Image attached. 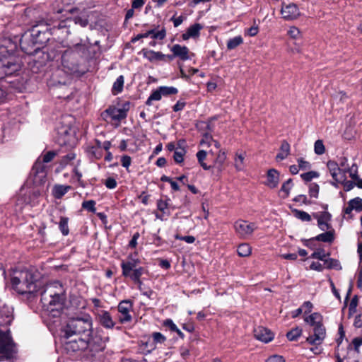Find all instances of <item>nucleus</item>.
Segmentation results:
<instances>
[{
    "label": "nucleus",
    "instance_id": "f257e3e1",
    "mask_svg": "<svg viewBox=\"0 0 362 362\" xmlns=\"http://www.w3.org/2000/svg\"><path fill=\"white\" fill-rule=\"evenodd\" d=\"M45 33L37 26H33L29 37L23 35L20 40V46L23 52L32 57L29 64L33 72L40 71L45 66L44 48L42 46Z\"/></svg>",
    "mask_w": 362,
    "mask_h": 362
},
{
    "label": "nucleus",
    "instance_id": "f03ea898",
    "mask_svg": "<svg viewBox=\"0 0 362 362\" xmlns=\"http://www.w3.org/2000/svg\"><path fill=\"white\" fill-rule=\"evenodd\" d=\"M42 276L40 272L33 269L16 270L11 279L12 288L20 294L36 293L41 287Z\"/></svg>",
    "mask_w": 362,
    "mask_h": 362
},
{
    "label": "nucleus",
    "instance_id": "7ed1b4c3",
    "mask_svg": "<svg viewBox=\"0 0 362 362\" xmlns=\"http://www.w3.org/2000/svg\"><path fill=\"white\" fill-rule=\"evenodd\" d=\"M65 335L69 337L73 335L83 336V338L90 337L92 334V319L88 314L82 317L70 319L65 328Z\"/></svg>",
    "mask_w": 362,
    "mask_h": 362
},
{
    "label": "nucleus",
    "instance_id": "20e7f679",
    "mask_svg": "<svg viewBox=\"0 0 362 362\" xmlns=\"http://www.w3.org/2000/svg\"><path fill=\"white\" fill-rule=\"evenodd\" d=\"M74 121L71 115H66L62 116L58 122L56 131L61 145H70L74 141L76 134Z\"/></svg>",
    "mask_w": 362,
    "mask_h": 362
},
{
    "label": "nucleus",
    "instance_id": "39448f33",
    "mask_svg": "<svg viewBox=\"0 0 362 362\" xmlns=\"http://www.w3.org/2000/svg\"><path fill=\"white\" fill-rule=\"evenodd\" d=\"M54 286L58 288L56 293H50L51 300L47 305V315L52 317H58L61 315L66 300V295L62 284L57 281L53 283H47V287Z\"/></svg>",
    "mask_w": 362,
    "mask_h": 362
},
{
    "label": "nucleus",
    "instance_id": "423d86ee",
    "mask_svg": "<svg viewBox=\"0 0 362 362\" xmlns=\"http://www.w3.org/2000/svg\"><path fill=\"white\" fill-rule=\"evenodd\" d=\"M14 352L15 343L12 339L10 330L0 329V361L11 358Z\"/></svg>",
    "mask_w": 362,
    "mask_h": 362
},
{
    "label": "nucleus",
    "instance_id": "0eeeda50",
    "mask_svg": "<svg viewBox=\"0 0 362 362\" xmlns=\"http://www.w3.org/2000/svg\"><path fill=\"white\" fill-rule=\"evenodd\" d=\"M39 195V190L23 186L16 197V206L18 207V209H16V211H21L24 206L34 203L35 199Z\"/></svg>",
    "mask_w": 362,
    "mask_h": 362
},
{
    "label": "nucleus",
    "instance_id": "6e6552de",
    "mask_svg": "<svg viewBox=\"0 0 362 362\" xmlns=\"http://www.w3.org/2000/svg\"><path fill=\"white\" fill-rule=\"evenodd\" d=\"M30 175L33 177V182L35 186L44 185L45 179V154L44 152L35 163Z\"/></svg>",
    "mask_w": 362,
    "mask_h": 362
},
{
    "label": "nucleus",
    "instance_id": "1a4fd4ad",
    "mask_svg": "<svg viewBox=\"0 0 362 362\" xmlns=\"http://www.w3.org/2000/svg\"><path fill=\"white\" fill-rule=\"evenodd\" d=\"M88 347V339L78 337L77 339L66 341L64 344V350L67 354H74L80 351H85Z\"/></svg>",
    "mask_w": 362,
    "mask_h": 362
},
{
    "label": "nucleus",
    "instance_id": "9d476101",
    "mask_svg": "<svg viewBox=\"0 0 362 362\" xmlns=\"http://www.w3.org/2000/svg\"><path fill=\"white\" fill-rule=\"evenodd\" d=\"M257 228L255 223H250L244 220H238L234 223L236 234L241 238H247Z\"/></svg>",
    "mask_w": 362,
    "mask_h": 362
},
{
    "label": "nucleus",
    "instance_id": "9b49d317",
    "mask_svg": "<svg viewBox=\"0 0 362 362\" xmlns=\"http://www.w3.org/2000/svg\"><path fill=\"white\" fill-rule=\"evenodd\" d=\"M140 264V260L138 258H134L132 255H129L126 261H122L121 263L122 276L126 278H132L133 274L135 271L140 269H144L142 267H137Z\"/></svg>",
    "mask_w": 362,
    "mask_h": 362
},
{
    "label": "nucleus",
    "instance_id": "f8f14e48",
    "mask_svg": "<svg viewBox=\"0 0 362 362\" xmlns=\"http://www.w3.org/2000/svg\"><path fill=\"white\" fill-rule=\"evenodd\" d=\"M129 110V103H125L122 108H117L115 106H110L106 109L103 114L108 115L112 120L121 121L127 116V112Z\"/></svg>",
    "mask_w": 362,
    "mask_h": 362
},
{
    "label": "nucleus",
    "instance_id": "ddd939ff",
    "mask_svg": "<svg viewBox=\"0 0 362 362\" xmlns=\"http://www.w3.org/2000/svg\"><path fill=\"white\" fill-rule=\"evenodd\" d=\"M133 304L129 300H122L118 306V312L119 313V321L121 323L129 322L132 320L130 311L132 310Z\"/></svg>",
    "mask_w": 362,
    "mask_h": 362
},
{
    "label": "nucleus",
    "instance_id": "4468645a",
    "mask_svg": "<svg viewBox=\"0 0 362 362\" xmlns=\"http://www.w3.org/2000/svg\"><path fill=\"white\" fill-rule=\"evenodd\" d=\"M326 337V329L323 323L313 327V334L307 337L306 341L310 344L320 345Z\"/></svg>",
    "mask_w": 362,
    "mask_h": 362
},
{
    "label": "nucleus",
    "instance_id": "2eb2a0df",
    "mask_svg": "<svg viewBox=\"0 0 362 362\" xmlns=\"http://www.w3.org/2000/svg\"><path fill=\"white\" fill-rule=\"evenodd\" d=\"M281 14L282 15V18L284 19L286 21H292L299 17L300 13L298 6L296 4L290 3L288 4H285L283 3L281 9Z\"/></svg>",
    "mask_w": 362,
    "mask_h": 362
},
{
    "label": "nucleus",
    "instance_id": "dca6fc26",
    "mask_svg": "<svg viewBox=\"0 0 362 362\" xmlns=\"http://www.w3.org/2000/svg\"><path fill=\"white\" fill-rule=\"evenodd\" d=\"M313 216L317 221V226L322 231L332 229V225L329 223L332 219V215L327 211L313 214Z\"/></svg>",
    "mask_w": 362,
    "mask_h": 362
},
{
    "label": "nucleus",
    "instance_id": "f3484780",
    "mask_svg": "<svg viewBox=\"0 0 362 362\" xmlns=\"http://www.w3.org/2000/svg\"><path fill=\"white\" fill-rule=\"evenodd\" d=\"M255 337L264 343H268L274 339V334L269 329L259 326L254 329Z\"/></svg>",
    "mask_w": 362,
    "mask_h": 362
},
{
    "label": "nucleus",
    "instance_id": "a211bd4d",
    "mask_svg": "<svg viewBox=\"0 0 362 362\" xmlns=\"http://www.w3.org/2000/svg\"><path fill=\"white\" fill-rule=\"evenodd\" d=\"M279 181V172L274 168L268 170L267 173V179L266 181L264 182V185L269 188L274 189L278 187Z\"/></svg>",
    "mask_w": 362,
    "mask_h": 362
},
{
    "label": "nucleus",
    "instance_id": "6ab92c4d",
    "mask_svg": "<svg viewBox=\"0 0 362 362\" xmlns=\"http://www.w3.org/2000/svg\"><path fill=\"white\" fill-rule=\"evenodd\" d=\"M99 323L106 329L114 327L115 322L113 321L110 313L106 310H100L97 314Z\"/></svg>",
    "mask_w": 362,
    "mask_h": 362
},
{
    "label": "nucleus",
    "instance_id": "aec40b11",
    "mask_svg": "<svg viewBox=\"0 0 362 362\" xmlns=\"http://www.w3.org/2000/svg\"><path fill=\"white\" fill-rule=\"evenodd\" d=\"M170 51L175 55V57H178L182 61L191 59L189 50L186 46H181L180 45L176 44L170 48Z\"/></svg>",
    "mask_w": 362,
    "mask_h": 362
},
{
    "label": "nucleus",
    "instance_id": "412c9836",
    "mask_svg": "<svg viewBox=\"0 0 362 362\" xmlns=\"http://www.w3.org/2000/svg\"><path fill=\"white\" fill-rule=\"evenodd\" d=\"M157 209L160 211V214L156 213V218L161 221L166 220L167 217L170 216V213L168 210V203L167 201L159 199L157 201Z\"/></svg>",
    "mask_w": 362,
    "mask_h": 362
},
{
    "label": "nucleus",
    "instance_id": "4be33fe9",
    "mask_svg": "<svg viewBox=\"0 0 362 362\" xmlns=\"http://www.w3.org/2000/svg\"><path fill=\"white\" fill-rule=\"evenodd\" d=\"M141 52L144 57L151 62L154 61H165V54L160 52H155L153 50L143 49Z\"/></svg>",
    "mask_w": 362,
    "mask_h": 362
},
{
    "label": "nucleus",
    "instance_id": "5701e85b",
    "mask_svg": "<svg viewBox=\"0 0 362 362\" xmlns=\"http://www.w3.org/2000/svg\"><path fill=\"white\" fill-rule=\"evenodd\" d=\"M202 25L199 23H195L189 26L186 32L182 35V38L184 40H187L189 38L198 37L200 34V30L202 29Z\"/></svg>",
    "mask_w": 362,
    "mask_h": 362
},
{
    "label": "nucleus",
    "instance_id": "b1692460",
    "mask_svg": "<svg viewBox=\"0 0 362 362\" xmlns=\"http://www.w3.org/2000/svg\"><path fill=\"white\" fill-rule=\"evenodd\" d=\"M88 18V12L86 10H83L76 16L71 18H66V21H73L75 24H78L80 26L84 28L86 27L89 23Z\"/></svg>",
    "mask_w": 362,
    "mask_h": 362
},
{
    "label": "nucleus",
    "instance_id": "393cba45",
    "mask_svg": "<svg viewBox=\"0 0 362 362\" xmlns=\"http://www.w3.org/2000/svg\"><path fill=\"white\" fill-rule=\"evenodd\" d=\"M337 163L339 164V166L341 168V172L344 174H346L348 173H349V175L352 179L356 178V172L355 173H353V168H354V164L352 165V166L350 168L348 164V159L346 157L342 156V157L339 158Z\"/></svg>",
    "mask_w": 362,
    "mask_h": 362
},
{
    "label": "nucleus",
    "instance_id": "a878e982",
    "mask_svg": "<svg viewBox=\"0 0 362 362\" xmlns=\"http://www.w3.org/2000/svg\"><path fill=\"white\" fill-rule=\"evenodd\" d=\"M325 233L317 235L310 239V240L321 241L323 243H332L334 240V230L333 228L327 230Z\"/></svg>",
    "mask_w": 362,
    "mask_h": 362
},
{
    "label": "nucleus",
    "instance_id": "bb28decb",
    "mask_svg": "<svg viewBox=\"0 0 362 362\" xmlns=\"http://www.w3.org/2000/svg\"><path fill=\"white\" fill-rule=\"evenodd\" d=\"M13 319L12 312L8 308L0 310V326L9 325Z\"/></svg>",
    "mask_w": 362,
    "mask_h": 362
},
{
    "label": "nucleus",
    "instance_id": "cd10ccee",
    "mask_svg": "<svg viewBox=\"0 0 362 362\" xmlns=\"http://www.w3.org/2000/svg\"><path fill=\"white\" fill-rule=\"evenodd\" d=\"M291 146L287 141L283 140L279 148V153L276 156V160H283L290 154Z\"/></svg>",
    "mask_w": 362,
    "mask_h": 362
},
{
    "label": "nucleus",
    "instance_id": "c85d7f7f",
    "mask_svg": "<svg viewBox=\"0 0 362 362\" xmlns=\"http://www.w3.org/2000/svg\"><path fill=\"white\" fill-rule=\"evenodd\" d=\"M327 167L333 178L336 182H339V174L341 173V168L337 162L334 160H329L327 163Z\"/></svg>",
    "mask_w": 362,
    "mask_h": 362
},
{
    "label": "nucleus",
    "instance_id": "c756f323",
    "mask_svg": "<svg viewBox=\"0 0 362 362\" xmlns=\"http://www.w3.org/2000/svg\"><path fill=\"white\" fill-rule=\"evenodd\" d=\"M305 322L310 326L315 327L322 323V316L319 313H313L304 318Z\"/></svg>",
    "mask_w": 362,
    "mask_h": 362
},
{
    "label": "nucleus",
    "instance_id": "7c9ffc66",
    "mask_svg": "<svg viewBox=\"0 0 362 362\" xmlns=\"http://www.w3.org/2000/svg\"><path fill=\"white\" fill-rule=\"evenodd\" d=\"M70 189L69 185H55L52 189V194L56 199H61Z\"/></svg>",
    "mask_w": 362,
    "mask_h": 362
},
{
    "label": "nucleus",
    "instance_id": "2f4dec72",
    "mask_svg": "<svg viewBox=\"0 0 362 362\" xmlns=\"http://www.w3.org/2000/svg\"><path fill=\"white\" fill-rule=\"evenodd\" d=\"M102 350L103 347L101 345L96 344L93 341H90V337H88V347L85 351V352H86V356L93 358L97 353L101 351Z\"/></svg>",
    "mask_w": 362,
    "mask_h": 362
},
{
    "label": "nucleus",
    "instance_id": "473e14b6",
    "mask_svg": "<svg viewBox=\"0 0 362 362\" xmlns=\"http://www.w3.org/2000/svg\"><path fill=\"white\" fill-rule=\"evenodd\" d=\"M124 83V78L122 75L118 76L116 81L114 82L112 88V93L114 95H116L120 93L123 90Z\"/></svg>",
    "mask_w": 362,
    "mask_h": 362
},
{
    "label": "nucleus",
    "instance_id": "72a5a7b5",
    "mask_svg": "<svg viewBox=\"0 0 362 362\" xmlns=\"http://www.w3.org/2000/svg\"><path fill=\"white\" fill-rule=\"evenodd\" d=\"M292 187L293 180L292 179L289 178L282 184V186L279 190V194L284 198L288 197Z\"/></svg>",
    "mask_w": 362,
    "mask_h": 362
},
{
    "label": "nucleus",
    "instance_id": "f704fd0d",
    "mask_svg": "<svg viewBox=\"0 0 362 362\" xmlns=\"http://www.w3.org/2000/svg\"><path fill=\"white\" fill-rule=\"evenodd\" d=\"M324 262V267L328 269H334L337 270H341V266L340 264V262L335 259L332 258H325V260Z\"/></svg>",
    "mask_w": 362,
    "mask_h": 362
},
{
    "label": "nucleus",
    "instance_id": "c9c22d12",
    "mask_svg": "<svg viewBox=\"0 0 362 362\" xmlns=\"http://www.w3.org/2000/svg\"><path fill=\"white\" fill-rule=\"evenodd\" d=\"M226 160V154L225 151H219V153L214 161V166L221 171L223 169V165Z\"/></svg>",
    "mask_w": 362,
    "mask_h": 362
},
{
    "label": "nucleus",
    "instance_id": "e433bc0d",
    "mask_svg": "<svg viewBox=\"0 0 362 362\" xmlns=\"http://www.w3.org/2000/svg\"><path fill=\"white\" fill-rule=\"evenodd\" d=\"M146 269H140L139 270L135 271V272L133 274L132 278L130 279L133 281L135 284L138 285V288L142 291V286L143 284L141 281V276L145 273Z\"/></svg>",
    "mask_w": 362,
    "mask_h": 362
},
{
    "label": "nucleus",
    "instance_id": "4c0bfd02",
    "mask_svg": "<svg viewBox=\"0 0 362 362\" xmlns=\"http://www.w3.org/2000/svg\"><path fill=\"white\" fill-rule=\"evenodd\" d=\"M347 99L348 96L346 93L343 91L337 92L332 97V103L337 105L345 103Z\"/></svg>",
    "mask_w": 362,
    "mask_h": 362
},
{
    "label": "nucleus",
    "instance_id": "58836bf2",
    "mask_svg": "<svg viewBox=\"0 0 362 362\" xmlns=\"http://www.w3.org/2000/svg\"><path fill=\"white\" fill-rule=\"evenodd\" d=\"M251 247L247 243L240 244L237 249V252L240 257H247L251 254Z\"/></svg>",
    "mask_w": 362,
    "mask_h": 362
},
{
    "label": "nucleus",
    "instance_id": "ea45409f",
    "mask_svg": "<svg viewBox=\"0 0 362 362\" xmlns=\"http://www.w3.org/2000/svg\"><path fill=\"white\" fill-rule=\"evenodd\" d=\"M243 42V37L241 36H236L233 38H230L227 42V48L228 49H233L238 47Z\"/></svg>",
    "mask_w": 362,
    "mask_h": 362
},
{
    "label": "nucleus",
    "instance_id": "a19ab883",
    "mask_svg": "<svg viewBox=\"0 0 362 362\" xmlns=\"http://www.w3.org/2000/svg\"><path fill=\"white\" fill-rule=\"evenodd\" d=\"M207 153L204 150H200L197 153V158L199 163L204 170H209L211 168L210 165H208L206 163L204 162V160L206 158Z\"/></svg>",
    "mask_w": 362,
    "mask_h": 362
},
{
    "label": "nucleus",
    "instance_id": "79ce46f5",
    "mask_svg": "<svg viewBox=\"0 0 362 362\" xmlns=\"http://www.w3.org/2000/svg\"><path fill=\"white\" fill-rule=\"evenodd\" d=\"M68 223H69V218H67V217H61L60 218V221L59 222V228L60 231L62 232V233L63 234V235H65V236L67 235L69 233Z\"/></svg>",
    "mask_w": 362,
    "mask_h": 362
},
{
    "label": "nucleus",
    "instance_id": "37998d69",
    "mask_svg": "<svg viewBox=\"0 0 362 362\" xmlns=\"http://www.w3.org/2000/svg\"><path fill=\"white\" fill-rule=\"evenodd\" d=\"M301 334L302 329L296 327L287 332L286 337L289 341H296Z\"/></svg>",
    "mask_w": 362,
    "mask_h": 362
},
{
    "label": "nucleus",
    "instance_id": "c03bdc74",
    "mask_svg": "<svg viewBox=\"0 0 362 362\" xmlns=\"http://www.w3.org/2000/svg\"><path fill=\"white\" fill-rule=\"evenodd\" d=\"M162 96L163 95L161 94V92L158 88L156 90L152 91L150 96L148 98L147 100L146 101V105H148V106L151 105L153 100L158 101L162 98Z\"/></svg>",
    "mask_w": 362,
    "mask_h": 362
},
{
    "label": "nucleus",
    "instance_id": "a18cd8bd",
    "mask_svg": "<svg viewBox=\"0 0 362 362\" xmlns=\"http://www.w3.org/2000/svg\"><path fill=\"white\" fill-rule=\"evenodd\" d=\"M88 153L95 159H100L103 156L102 149L99 147H95L94 146H90L88 148Z\"/></svg>",
    "mask_w": 362,
    "mask_h": 362
},
{
    "label": "nucleus",
    "instance_id": "49530a36",
    "mask_svg": "<svg viewBox=\"0 0 362 362\" xmlns=\"http://www.w3.org/2000/svg\"><path fill=\"white\" fill-rule=\"evenodd\" d=\"M349 205H351L354 210L356 211H362V199L360 197H356L349 201Z\"/></svg>",
    "mask_w": 362,
    "mask_h": 362
},
{
    "label": "nucleus",
    "instance_id": "de8ad7c7",
    "mask_svg": "<svg viewBox=\"0 0 362 362\" xmlns=\"http://www.w3.org/2000/svg\"><path fill=\"white\" fill-rule=\"evenodd\" d=\"M159 89L163 96L175 95L178 92V90L173 86H160Z\"/></svg>",
    "mask_w": 362,
    "mask_h": 362
},
{
    "label": "nucleus",
    "instance_id": "09e8293b",
    "mask_svg": "<svg viewBox=\"0 0 362 362\" xmlns=\"http://www.w3.org/2000/svg\"><path fill=\"white\" fill-rule=\"evenodd\" d=\"M295 216L303 221H311V216L309 214L304 211L297 210L296 209L294 211Z\"/></svg>",
    "mask_w": 362,
    "mask_h": 362
},
{
    "label": "nucleus",
    "instance_id": "8fccbe9b",
    "mask_svg": "<svg viewBox=\"0 0 362 362\" xmlns=\"http://www.w3.org/2000/svg\"><path fill=\"white\" fill-rule=\"evenodd\" d=\"M245 156L243 153L235 154V166L237 170H241L243 168V163H244Z\"/></svg>",
    "mask_w": 362,
    "mask_h": 362
},
{
    "label": "nucleus",
    "instance_id": "3c124183",
    "mask_svg": "<svg viewBox=\"0 0 362 362\" xmlns=\"http://www.w3.org/2000/svg\"><path fill=\"white\" fill-rule=\"evenodd\" d=\"M320 176V174L316 171H309L300 175L301 178L305 182H310L313 178H317Z\"/></svg>",
    "mask_w": 362,
    "mask_h": 362
},
{
    "label": "nucleus",
    "instance_id": "603ef678",
    "mask_svg": "<svg viewBox=\"0 0 362 362\" xmlns=\"http://www.w3.org/2000/svg\"><path fill=\"white\" fill-rule=\"evenodd\" d=\"M287 33L291 38L295 40H298L301 37V33L300 30L295 26L290 27Z\"/></svg>",
    "mask_w": 362,
    "mask_h": 362
},
{
    "label": "nucleus",
    "instance_id": "864d4df0",
    "mask_svg": "<svg viewBox=\"0 0 362 362\" xmlns=\"http://www.w3.org/2000/svg\"><path fill=\"white\" fill-rule=\"evenodd\" d=\"M320 187L316 183H310L309 185V195L310 197L317 198L319 194Z\"/></svg>",
    "mask_w": 362,
    "mask_h": 362
},
{
    "label": "nucleus",
    "instance_id": "5fc2aeb1",
    "mask_svg": "<svg viewBox=\"0 0 362 362\" xmlns=\"http://www.w3.org/2000/svg\"><path fill=\"white\" fill-rule=\"evenodd\" d=\"M82 207L88 211L95 212V202L94 200L84 201L82 203Z\"/></svg>",
    "mask_w": 362,
    "mask_h": 362
},
{
    "label": "nucleus",
    "instance_id": "6e6d98bb",
    "mask_svg": "<svg viewBox=\"0 0 362 362\" xmlns=\"http://www.w3.org/2000/svg\"><path fill=\"white\" fill-rule=\"evenodd\" d=\"M315 153L317 155H322L325 151V148L322 140H317L314 146Z\"/></svg>",
    "mask_w": 362,
    "mask_h": 362
},
{
    "label": "nucleus",
    "instance_id": "4d7b16f0",
    "mask_svg": "<svg viewBox=\"0 0 362 362\" xmlns=\"http://www.w3.org/2000/svg\"><path fill=\"white\" fill-rule=\"evenodd\" d=\"M185 153V151L183 148H180V150L175 151L174 155H173L174 160L177 163H181L184 160Z\"/></svg>",
    "mask_w": 362,
    "mask_h": 362
},
{
    "label": "nucleus",
    "instance_id": "13d9d810",
    "mask_svg": "<svg viewBox=\"0 0 362 362\" xmlns=\"http://www.w3.org/2000/svg\"><path fill=\"white\" fill-rule=\"evenodd\" d=\"M327 256H329V254H326L322 249L317 250L311 255L312 258L318 259L322 261L325 260Z\"/></svg>",
    "mask_w": 362,
    "mask_h": 362
},
{
    "label": "nucleus",
    "instance_id": "bf43d9fd",
    "mask_svg": "<svg viewBox=\"0 0 362 362\" xmlns=\"http://www.w3.org/2000/svg\"><path fill=\"white\" fill-rule=\"evenodd\" d=\"M152 339L154 344H163L166 341V337L160 332H153Z\"/></svg>",
    "mask_w": 362,
    "mask_h": 362
},
{
    "label": "nucleus",
    "instance_id": "052dcab7",
    "mask_svg": "<svg viewBox=\"0 0 362 362\" xmlns=\"http://www.w3.org/2000/svg\"><path fill=\"white\" fill-rule=\"evenodd\" d=\"M213 141H214V139H213L212 136L210 134H205L203 136V137H202V140L200 141V144L202 146L209 147V146H210L211 145V144L213 143Z\"/></svg>",
    "mask_w": 362,
    "mask_h": 362
},
{
    "label": "nucleus",
    "instance_id": "680f3d73",
    "mask_svg": "<svg viewBox=\"0 0 362 362\" xmlns=\"http://www.w3.org/2000/svg\"><path fill=\"white\" fill-rule=\"evenodd\" d=\"M358 299L357 296H354L349 305V311L350 314L354 313L356 311V308L358 305Z\"/></svg>",
    "mask_w": 362,
    "mask_h": 362
},
{
    "label": "nucleus",
    "instance_id": "e2e57ef3",
    "mask_svg": "<svg viewBox=\"0 0 362 362\" xmlns=\"http://www.w3.org/2000/svg\"><path fill=\"white\" fill-rule=\"evenodd\" d=\"M166 35V31L165 28H163L162 30L156 32L155 30H153V33L151 34V37L153 39H158V40H163L165 37Z\"/></svg>",
    "mask_w": 362,
    "mask_h": 362
},
{
    "label": "nucleus",
    "instance_id": "0e129e2a",
    "mask_svg": "<svg viewBox=\"0 0 362 362\" xmlns=\"http://www.w3.org/2000/svg\"><path fill=\"white\" fill-rule=\"evenodd\" d=\"M122 165L129 171V168L132 163V158L129 156L124 155L121 158Z\"/></svg>",
    "mask_w": 362,
    "mask_h": 362
},
{
    "label": "nucleus",
    "instance_id": "69168bd1",
    "mask_svg": "<svg viewBox=\"0 0 362 362\" xmlns=\"http://www.w3.org/2000/svg\"><path fill=\"white\" fill-rule=\"evenodd\" d=\"M104 184L107 188L110 189H115L117 185L116 180L113 177L107 178Z\"/></svg>",
    "mask_w": 362,
    "mask_h": 362
},
{
    "label": "nucleus",
    "instance_id": "338daca9",
    "mask_svg": "<svg viewBox=\"0 0 362 362\" xmlns=\"http://www.w3.org/2000/svg\"><path fill=\"white\" fill-rule=\"evenodd\" d=\"M298 168L303 170H309L311 168V165L309 162L304 160L303 158L298 159Z\"/></svg>",
    "mask_w": 362,
    "mask_h": 362
},
{
    "label": "nucleus",
    "instance_id": "774afa93",
    "mask_svg": "<svg viewBox=\"0 0 362 362\" xmlns=\"http://www.w3.org/2000/svg\"><path fill=\"white\" fill-rule=\"evenodd\" d=\"M267 362H285V360L281 356L279 355H274L269 357L267 359Z\"/></svg>",
    "mask_w": 362,
    "mask_h": 362
}]
</instances>
